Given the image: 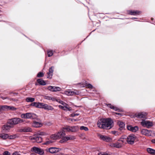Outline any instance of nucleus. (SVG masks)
I'll list each match as a JSON object with an SVG mask.
<instances>
[{
    "label": "nucleus",
    "mask_w": 155,
    "mask_h": 155,
    "mask_svg": "<svg viewBox=\"0 0 155 155\" xmlns=\"http://www.w3.org/2000/svg\"><path fill=\"white\" fill-rule=\"evenodd\" d=\"M117 124L119 127V130H121L124 129L125 126L124 123L120 121H118L117 122Z\"/></svg>",
    "instance_id": "nucleus-23"
},
{
    "label": "nucleus",
    "mask_w": 155,
    "mask_h": 155,
    "mask_svg": "<svg viewBox=\"0 0 155 155\" xmlns=\"http://www.w3.org/2000/svg\"><path fill=\"white\" fill-rule=\"evenodd\" d=\"M26 101L27 102H32L35 101V99L32 97H28L26 98Z\"/></svg>",
    "instance_id": "nucleus-36"
},
{
    "label": "nucleus",
    "mask_w": 155,
    "mask_h": 155,
    "mask_svg": "<svg viewBox=\"0 0 155 155\" xmlns=\"http://www.w3.org/2000/svg\"><path fill=\"white\" fill-rule=\"evenodd\" d=\"M108 107H110L111 109H113L114 110H115L118 111L119 112H120V111H122V110H121L120 109H119L118 108H117V107H114V106L113 105H112L110 104H108Z\"/></svg>",
    "instance_id": "nucleus-28"
},
{
    "label": "nucleus",
    "mask_w": 155,
    "mask_h": 155,
    "mask_svg": "<svg viewBox=\"0 0 155 155\" xmlns=\"http://www.w3.org/2000/svg\"><path fill=\"white\" fill-rule=\"evenodd\" d=\"M131 19H138V18H131Z\"/></svg>",
    "instance_id": "nucleus-58"
},
{
    "label": "nucleus",
    "mask_w": 155,
    "mask_h": 155,
    "mask_svg": "<svg viewBox=\"0 0 155 155\" xmlns=\"http://www.w3.org/2000/svg\"><path fill=\"white\" fill-rule=\"evenodd\" d=\"M123 145V144L122 143L118 141L115 143H111L110 144V146L111 147H115L118 148H121Z\"/></svg>",
    "instance_id": "nucleus-14"
},
{
    "label": "nucleus",
    "mask_w": 155,
    "mask_h": 155,
    "mask_svg": "<svg viewBox=\"0 0 155 155\" xmlns=\"http://www.w3.org/2000/svg\"><path fill=\"white\" fill-rule=\"evenodd\" d=\"M105 119L102 118L98 120L97 125L98 127L100 128L105 129L106 127L104 125V123L105 122Z\"/></svg>",
    "instance_id": "nucleus-10"
},
{
    "label": "nucleus",
    "mask_w": 155,
    "mask_h": 155,
    "mask_svg": "<svg viewBox=\"0 0 155 155\" xmlns=\"http://www.w3.org/2000/svg\"><path fill=\"white\" fill-rule=\"evenodd\" d=\"M54 142V141L48 139L46 140L45 143H44L45 144L48 145L49 144L52 143Z\"/></svg>",
    "instance_id": "nucleus-37"
},
{
    "label": "nucleus",
    "mask_w": 155,
    "mask_h": 155,
    "mask_svg": "<svg viewBox=\"0 0 155 155\" xmlns=\"http://www.w3.org/2000/svg\"><path fill=\"white\" fill-rule=\"evenodd\" d=\"M42 103L34 102L31 104V105L37 108H42Z\"/></svg>",
    "instance_id": "nucleus-17"
},
{
    "label": "nucleus",
    "mask_w": 155,
    "mask_h": 155,
    "mask_svg": "<svg viewBox=\"0 0 155 155\" xmlns=\"http://www.w3.org/2000/svg\"><path fill=\"white\" fill-rule=\"evenodd\" d=\"M112 133L113 134H115L116 135H117V132L115 131H113L112 132Z\"/></svg>",
    "instance_id": "nucleus-51"
},
{
    "label": "nucleus",
    "mask_w": 155,
    "mask_h": 155,
    "mask_svg": "<svg viewBox=\"0 0 155 155\" xmlns=\"http://www.w3.org/2000/svg\"><path fill=\"white\" fill-rule=\"evenodd\" d=\"M55 101H57L58 102H59L61 104L63 105V103H64V102H63L62 101L60 100L59 99H56V100Z\"/></svg>",
    "instance_id": "nucleus-44"
},
{
    "label": "nucleus",
    "mask_w": 155,
    "mask_h": 155,
    "mask_svg": "<svg viewBox=\"0 0 155 155\" xmlns=\"http://www.w3.org/2000/svg\"><path fill=\"white\" fill-rule=\"evenodd\" d=\"M80 129L81 130H84L85 131H87L88 130V128L87 127L83 126L81 127Z\"/></svg>",
    "instance_id": "nucleus-40"
},
{
    "label": "nucleus",
    "mask_w": 155,
    "mask_h": 155,
    "mask_svg": "<svg viewBox=\"0 0 155 155\" xmlns=\"http://www.w3.org/2000/svg\"><path fill=\"white\" fill-rule=\"evenodd\" d=\"M141 133L143 135L148 136H151L153 134H155V132L151 130H148L147 129H143L141 131Z\"/></svg>",
    "instance_id": "nucleus-7"
},
{
    "label": "nucleus",
    "mask_w": 155,
    "mask_h": 155,
    "mask_svg": "<svg viewBox=\"0 0 155 155\" xmlns=\"http://www.w3.org/2000/svg\"><path fill=\"white\" fill-rule=\"evenodd\" d=\"M71 116L72 117H74L75 116V113H73L71 115Z\"/></svg>",
    "instance_id": "nucleus-52"
},
{
    "label": "nucleus",
    "mask_w": 155,
    "mask_h": 155,
    "mask_svg": "<svg viewBox=\"0 0 155 155\" xmlns=\"http://www.w3.org/2000/svg\"><path fill=\"white\" fill-rule=\"evenodd\" d=\"M16 109L15 107L12 106H8L7 105H4L0 106V110H14Z\"/></svg>",
    "instance_id": "nucleus-4"
},
{
    "label": "nucleus",
    "mask_w": 155,
    "mask_h": 155,
    "mask_svg": "<svg viewBox=\"0 0 155 155\" xmlns=\"http://www.w3.org/2000/svg\"><path fill=\"white\" fill-rule=\"evenodd\" d=\"M17 100V99H14V101H16Z\"/></svg>",
    "instance_id": "nucleus-62"
},
{
    "label": "nucleus",
    "mask_w": 155,
    "mask_h": 155,
    "mask_svg": "<svg viewBox=\"0 0 155 155\" xmlns=\"http://www.w3.org/2000/svg\"><path fill=\"white\" fill-rule=\"evenodd\" d=\"M12 127L11 125H10L8 122L7 124L4 125L2 127L3 132H7Z\"/></svg>",
    "instance_id": "nucleus-13"
},
{
    "label": "nucleus",
    "mask_w": 155,
    "mask_h": 155,
    "mask_svg": "<svg viewBox=\"0 0 155 155\" xmlns=\"http://www.w3.org/2000/svg\"><path fill=\"white\" fill-rule=\"evenodd\" d=\"M147 151L149 153L155 155V150L149 148L147 149Z\"/></svg>",
    "instance_id": "nucleus-31"
},
{
    "label": "nucleus",
    "mask_w": 155,
    "mask_h": 155,
    "mask_svg": "<svg viewBox=\"0 0 155 155\" xmlns=\"http://www.w3.org/2000/svg\"><path fill=\"white\" fill-rule=\"evenodd\" d=\"M19 122V119L18 118H14L10 120L8 122L13 127L14 125L18 124Z\"/></svg>",
    "instance_id": "nucleus-12"
},
{
    "label": "nucleus",
    "mask_w": 155,
    "mask_h": 155,
    "mask_svg": "<svg viewBox=\"0 0 155 155\" xmlns=\"http://www.w3.org/2000/svg\"><path fill=\"white\" fill-rule=\"evenodd\" d=\"M118 141L122 143L124 145V143H126L127 142V138H121L118 140Z\"/></svg>",
    "instance_id": "nucleus-30"
},
{
    "label": "nucleus",
    "mask_w": 155,
    "mask_h": 155,
    "mask_svg": "<svg viewBox=\"0 0 155 155\" xmlns=\"http://www.w3.org/2000/svg\"><path fill=\"white\" fill-rule=\"evenodd\" d=\"M105 123H107V124L105 129H110L113 127V122L111 119H105Z\"/></svg>",
    "instance_id": "nucleus-6"
},
{
    "label": "nucleus",
    "mask_w": 155,
    "mask_h": 155,
    "mask_svg": "<svg viewBox=\"0 0 155 155\" xmlns=\"http://www.w3.org/2000/svg\"><path fill=\"white\" fill-rule=\"evenodd\" d=\"M79 115V114H78V113H75V116H78Z\"/></svg>",
    "instance_id": "nucleus-57"
},
{
    "label": "nucleus",
    "mask_w": 155,
    "mask_h": 155,
    "mask_svg": "<svg viewBox=\"0 0 155 155\" xmlns=\"http://www.w3.org/2000/svg\"><path fill=\"white\" fill-rule=\"evenodd\" d=\"M86 86L89 88H93V86L90 84H87Z\"/></svg>",
    "instance_id": "nucleus-47"
},
{
    "label": "nucleus",
    "mask_w": 155,
    "mask_h": 155,
    "mask_svg": "<svg viewBox=\"0 0 155 155\" xmlns=\"http://www.w3.org/2000/svg\"><path fill=\"white\" fill-rule=\"evenodd\" d=\"M58 138L57 134H53L51 136V138L53 140L57 139Z\"/></svg>",
    "instance_id": "nucleus-38"
},
{
    "label": "nucleus",
    "mask_w": 155,
    "mask_h": 155,
    "mask_svg": "<svg viewBox=\"0 0 155 155\" xmlns=\"http://www.w3.org/2000/svg\"><path fill=\"white\" fill-rule=\"evenodd\" d=\"M9 136L7 134H0V137L3 139H5L8 138Z\"/></svg>",
    "instance_id": "nucleus-35"
},
{
    "label": "nucleus",
    "mask_w": 155,
    "mask_h": 155,
    "mask_svg": "<svg viewBox=\"0 0 155 155\" xmlns=\"http://www.w3.org/2000/svg\"><path fill=\"white\" fill-rule=\"evenodd\" d=\"M64 129L68 131H70L71 130L70 126H66V127L64 128Z\"/></svg>",
    "instance_id": "nucleus-42"
},
{
    "label": "nucleus",
    "mask_w": 155,
    "mask_h": 155,
    "mask_svg": "<svg viewBox=\"0 0 155 155\" xmlns=\"http://www.w3.org/2000/svg\"><path fill=\"white\" fill-rule=\"evenodd\" d=\"M30 155H36L34 154H31Z\"/></svg>",
    "instance_id": "nucleus-64"
},
{
    "label": "nucleus",
    "mask_w": 155,
    "mask_h": 155,
    "mask_svg": "<svg viewBox=\"0 0 155 155\" xmlns=\"http://www.w3.org/2000/svg\"><path fill=\"white\" fill-rule=\"evenodd\" d=\"M128 14L132 15H137L140 14V12L138 11L129 10L128 11Z\"/></svg>",
    "instance_id": "nucleus-20"
},
{
    "label": "nucleus",
    "mask_w": 155,
    "mask_h": 155,
    "mask_svg": "<svg viewBox=\"0 0 155 155\" xmlns=\"http://www.w3.org/2000/svg\"><path fill=\"white\" fill-rule=\"evenodd\" d=\"M57 134L58 138L62 137L63 138L64 137V136L65 135L64 131L63 130L61 131H60L58 132L57 133Z\"/></svg>",
    "instance_id": "nucleus-25"
},
{
    "label": "nucleus",
    "mask_w": 155,
    "mask_h": 155,
    "mask_svg": "<svg viewBox=\"0 0 155 155\" xmlns=\"http://www.w3.org/2000/svg\"><path fill=\"white\" fill-rule=\"evenodd\" d=\"M116 114H117L118 115H121V114L120 113H116Z\"/></svg>",
    "instance_id": "nucleus-56"
},
{
    "label": "nucleus",
    "mask_w": 155,
    "mask_h": 155,
    "mask_svg": "<svg viewBox=\"0 0 155 155\" xmlns=\"http://www.w3.org/2000/svg\"><path fill=\"white\" fill-rule=\"evenodd\" d=\"M32 130L29 127H26L20 129V132H31Z\"/></svg>",
    "instance_id": "nucleus-26"
},
{
    "label": "nucleus",
    "mask_w": 155,
    "mask_h": 155,
    "mask_svg": "<svg viewBox=\"0 0 155 155\" xmlns=\"http://www.w3.org/2000/svg\"><path fill=\"white\" fill-rule=\"evenodd\" d=\"M37 81L40 85H45L46 84L45 81L41 79H37Z\"/></svg>",
    "instance_id": "nucleus-29"
},
{
    "label": "nucleus",
    "mask_w": 155,
    "mask_h": 155,
    "mask_svg": "<svg viewBox=\"0 0 155 155\" xmlns=\"http://www.w3.org/2000/svg\"><path fill=\"white\" fill-rule=\"evenodd\" d=\"M98 155H111L110 154L107 153H99Z\"/></svg>",
    "instance_id": "nucleus-46"
},
{
    "label": "nucleus",
    "mask_w": 155,
    "mask_h": 155,
    "mask_svg": "<svg viewBox=\"0 0 155 155\" xmlns=\"http://www.w3.org/2000/svg\"><path fill=\"white\" fill-rule=\"evenodd\" d=\"M32 126L33 127H41L42 126V125L40 123L34 121L32 123Z\"/></svg>",
    "instance_id": "nucleus-27"
},
{
    "label": "nucleus",
    "mask_w": 155,
    "mask_h": 155,
    "mask_svg": "<svg viewBox=\"0 0 155 155\" xmlns=\"http://www.w3.org/2000/svg\"><path fill=\"white\" fill-rule=\"evenodd\" d=\"M31 140H32L33 142H36L37 143H40L42 141V138L37 134H35L31 137Z\"/></svg>",
    "instance_id": "nucleus-3"
},
{
    "label": "nucleus",
    "mask_w": 155,
    "mask_h": 155,
    "mask_svg": "<svg viewBox=\"0 0 155 155\" xmlns=\"http://www.w3.org/2000/svg\"><path fill=\"white\" fill-rule=\"evenodd\" d=\"M10 139H13L15 138V136H9L8 137Z\"/></svg>",
    "instance_id": "nucleus-49"
},
{
    "label": "nucleus",
    "mask_w": 155,
    "mask_h": 155,
    "mask_svg": "<svg viewBox=\"0 0 155 155\" xmlns=\"http://www.w3.org/2000/svg\"><path fill=\"white\" fill-rule=\"evenodd\" d=\"M127 128L128 130L133 132H136L138 130V127L137 126L133 127L131 126L128 125Z\"/></svg>",
    "instance_id": "nucleus-18"
},
{
    "label": "nucleus",
    "mask_w": 155,
    "mask_h": 155,
    "mask_svg": "<svg viewBox=\"0 0 155 155\" xmlns=\"http://www.w3.org/2000/svg\"><path fill=\"white\" fill-rule=\"evenodd\" d=\"M37 117L35 114L31 113L23 114L21 115V117L23 118L33 119L36 118Z\"/></svg>",
    "instance_id": "nucleus-1"
},
{
    "label": "nucleus",
    "mask_w": 155,
    "mask_h": 155,
    "mask_svg": "<svg viewBox=\"0 0 155 155\" xmlns=\"http://www.w3.org/2000/svg\"><path fill=\"white\" fill-rule=\"evenodd\" d=\"M31 150L36 153L40 155H42L44 153V150L43 149L35 147H32Z\"/></svg>",
    "instance_id": "nucleus-9"
},
{
    "label": "nucleus",
    "mask_w": 155,
    "mask_h": 155,
    "mask_svg": "<svg viewBox=\"0 0 155 155\" xmlns=\"http://www.w3.org/2000/svg\"><path fill=\"white\" fill-rule=\"evenodd\" d=\"M54 67H51L49 70V71L47 73L48 74L47 78L51 79L52 76V74L54 71Z\"/></svg>",
    "instance_id": "nucleus-22"
},
{
    "label": "nucleus",
    "mask_w": 155,
    "mask_h": 155,
    "mask_svg": "<svg viewBox=\"0 0 155 155\" xmlns=\"http://www.w3.org/2000/svg\"><path fill=\"white\" fill-rule=\"evenodd\" d=\"M38 134L39 136L40 135H47V134L44 132H40L39 134Z\"/></svg>",
    "instance_id": "nucleus-43"
},
{
    "label": "nucleus",
    "mask_w": 155,
    "mask_h": 155,
    "mask_svg": "<svg viewBox=\"0 0 155 155\" xmlns=\"http://www.w3.org/2000/svg\"><path fill=\"white\" fill-rule=\"evenodd\" d=\"M48 55V57H51L53 55V51L52 50H48L47 51Z\"/></svg>",
    "instance_id": "nucleus-39"
},
{
    "label": "nucleus",
    "mask_w": 155,
    "mask_h": 155,
    "mask_svg": "<svg viewBox=\"0 0 155 155\" xmlns=\"http://www.w3.org/2000/svg\"><path fill=\"white\" fill-rule=\"evenodd\" d=\"M152 142L153 143H155V139L152 140Z\"/></svg>",
    "instance_id": "nucleus-54"
},
{
    "label": "nucleus",
    "mask_w": 155,
    "mask_h": 155,
    "mask_svg": "<svg viewBox=\"0 0 155 155\" xmlns=\"http://www.w3.org/2000/svg\"><path fill=\"white\" fill-rule=\"evenodd\" d=\"M17 94H16V93H13V95H17Z\"/></svg>",
    "instance_id": "nucleus-60"
},
{
    "label": "nucleus",
    "mask_w": 155,
    "mask_h": 155,
    "mask_svg": "<svg viewBox=\"0 0 155 155\" xmlns=\"http://www.w3.org/2000/svg\"><path fill=\"white\" fill-rule=\"evenodd\" d=\"M48 89L52 92H56L61 90V88L58 87L50 86L48 87Z\"/></svg>",
    "instance_id": "nucleus-16"
},
{
    "label": "nucleus",
    "mask_w": 155,
    "mask_h": 155,
    "mask_svg": "<svg viewBox=\"0 0 155 155\" xmlns=\"http://www.w3.org/2000/svg\"><path fill=\"white\" fill-rule=\"evenodd\" d=\"M147 114L145 112H142L136 113L134 115V117L140 118H146Z\"/></svg>",
    "instance_id": "nucleus-11"
},
{
    "label": "nucleus",
    "mask_w": 155,
    "mask_h": 155,
    "mask_svg": "<svg viewBox=\"0 0 155 155\" xmlns=\"http://www.w3.org/2000/svg\"><path fill=\"white\" fill-rule=\"evenodd\" d=\"M98 136L101 140L106 142H111L112 141V139L107 136L99 134Z\"/></svg>",
    "instance_id": "nucleus-8"
},
{
    "label": "nucleus",
    "mask_w": 155,
    "mask_h": 155,
    "mask_svg": "<svg viewBox=\"0 0 155 155\" xmlns=\"http://www.w3.org/2000/svg\"><path fill=\"white\" fill-rule=\"evenodd\" d=\"M65 94L68 96H72L74 95L78 94L79 92L77 91H71L70 90L66 91L64 92Z\"/></svg>",
    "instance_id": "nucleus-15"
},
{
    "label": "nucleus",
    "mask_w": 155,
    "mask_h": 155,
    "mask_svg": "<svg viewBox=\"0 0 155 155\" xmlns=\"http://www.w3.org/2000/svg\"><path fill=\"white\" fill-rule=\"evenodd\" d=\"M63 105L64 107L66 109H67V110H68L69 111H71L72 110V108L71 107H70L67 104L64 103H63Z\"/></svg>",
    "instance_id": "nucleus-32"
},
{
    "label": "nucleus",
    "mask_w": 155,
    "mask_h": 155,
    "mask_svg": "<svg viewBox=\"0 0 155 155\" xmlns=\"http://www.w3.org/2000/svg\"><path fill=\"white\" fill-rule=\"evenodd\" d=\"M153 18H151V20H153Z\"/></svg>",
    "instance_id": "nucleus-63"
},
{
    "label": "nucleus",
    "mask_w": 155,
    "mask_h": 155,
    "mask_svg": "<svg viewBox=\"0 0 155 155\" xmlns=\"http://www.w3.org/2000/svg\"><path fill=\"white\" fill-rule=\"evenodd\" d=\"M74 120V121H76L77 120H76V119H72L71 120Z\"/></svg>",
    "instance_id": "nucleus-61"
},
{
    "label": "nucleus",
    "mask_w": 155,
    "mask_h": 155,
    "mask_svg": "<svg viewBox=\"0 0 155 155\" xmlns=\"http://www.w3.org/2000/svg\"><path fill=\"white\" fill-rule=\"evenodd\" d=\"M61 150L59 148L56 147H51L48 149L49 151L51 153H54L58 152Z\"/></svg>",
    "instance_id": "nucleus-19"
},
{
    "label": "nucleus",
    "mask_w": 155,
    "mask_h": 155,
    "mask_svg": "<svg viewBox=\"0 0 155 155\" xmlns=\"http://www.w3.org/2000/svg\"><path fill=\"white\" fill-rule=\"evenodd\" d=\"M3 155H11V154L8 151H5L4 152Z\"/></svg>",
    "instance_id": "nucleus-48"
},
{
    "label": "nucleus",
    "mask_w": 155,
    "mask_h": 155,
    "mask_svg": "<svg viewBox=\"0 0 155 155\" xmlns=\"http://www.w3.org/2000/svg\"><path fill=\"white\" fill-rule=\"evenodd\" d=\"M25 120L23 119H20V123L23 122Z\"/></svg>",
    "instance_id": "nucleus-53"
},
{
    "label": "nucleus",
    "mask_w": 155,
    "mask_h": 155,
    "mask_svg": "<svg viewBox=\"0 0 155 155\" xmlns=\"http://www.w3.org/2000/svg\"><path fill=\"white\" fill-rule=\"evenodd\" d=\"M44 76V74L42 72H39L37 74V76L38 77H42Z\"/></svg>",
    "instance_id": "nucleus-41"
},
{
    "label": "nucleus",
    "mask_w": 155,
    "mask_h": 155,
    "mask_svg": "<svg viewBox=\"0 0 155 155\" xmlns=\"http://www.w3.org/2000/svg\"><path fill=\"white\" fill-rule=\"evenodd\" d=\"M75 139V137L72 136H69L68 137H65L63 138L62 140L63 142L67 141L68 140H74Z\"/></svg>",
    "instance_id": "nucleus-24"
},
{
    "label": "nucleus",
    "mask_w": 155,
    "mask_h": 155,
    "mask_svg": "<svg viewBox=\"0 0 155 155\" xmlns=\"http://www.w3.org/2000/svg\"><path fill=\"white\" fill-rule=\"evenodd\" d=\"M137 140V138L134 135H129L127 138V142L130 144H133L134 141Z\"/></svg>",
    "instance_id": "nucleus-2"
},
{
    "label": "nucleus",
    "mask_w": 155,
    "mask_h": 155,
    "mask_svg": "<svg viewBox=\"0 0 155 155\" xmlns=\"http://www.w3.org/2000/svg\"><path fill=\"white\" fill-rule=\"evenodd\" d=\"M58 107L60 108H61L64 110H67L62 105H59Z\"/></svg>",
    "instance_id": "nucleus-45"
},
{
    "label": "nucleus",
    "mask_w": 155,
    "mask_h": 155,
    "mask_svg": "<svg viewBox=\"0 0 155 155\" xmlns=\"http://www.w3.org/2000/svg\"><path fill=\"white\" fill-rule=\"evenodd\" d=\"M104 125H105V126L106 127V125H107V123L104 122Z\"/></svg>",
    "instance_id": "nucleus-59"
},
{
    "label": "nucleus",
    "mask_w": 155,
    "mask_h": 155,
    "mask_svg": "<svg viewBox=\"0 0 155 155\" xmlns=\"http://www.w3.org/2000/svg\"><path fill=\"white\" fill-rule=\"evenodd\" d=\"M70 128L71 129V131L75 132L78 130V126H74L73 127H70Z\"/></svg>",
    "instance_id": "nucleus-33"
},
{
    "label": "nucleus",
    "mask_w": 155,
    "mask_h": 155,
    "mask_svg": "<svg viewBox=\"0 0 155 155\" xmlns=\"http://www.w3.org/2000/svg\"><path fill=\"white\" fill-rule=\"evenodd\" d=\"M44 97L46 99L49 100H51L53 101H55L56 100V98H55L51 97L48 96H45Z\"/></svg>",
    "instance_id": "nucleus-34"
},
{
    "label": "nucleus",
    "mask_w": 155,
    "mask_h": 155,
    "mask_svg": "<svg viewBox=\"0 0 155 155\" xmlns=\"http://www.w3.org/2000/svg\"><path fill=\"white\" fill-rule=\"evenodd\" d=\"M141 124L143 126L147 128H150L153 126L152 122L148 120H143L141 122Z\"/></svg>",
    "instance_id": "nucleus-5"
},
{
    "label": "nucleus",
    "mask_w": 155,
    "mask_h": 155,
    "mask_svg": "<svg viewBox=\"0 0 155 155\" xmlns=\"http://www.w3.org/2000/svg\"><path fill=\"white\" fill-rule=\"evenodd\" d=\"M42 108H44L45 110H53L54 109L51 106L43 103Z\"/></svg>",
    "instance_id": "nucleus-21"
},
{
    "label": "nucleus",
    "mask_w": 155,
    "mask_h": 155,
    "mask_svg": "<svg viewBox=\"0 0 155 155\" xmlns=\"http://www.w3.org/2000/svg\"><path fill=\"white\" fill-rule=\"evenodd\" d=\"M12 155H19V154L18 152L16 151Z\"/></svg>",
    "instance_id": "nucleus-50"
},
{
    "label": "nucleus",
    "mask_w": 155,
    "mask_h": 155,
    "mask_svg": "<svg viewBox=\"0 0 155 155\" xmlns=\"http://www.w3.org/2000/svg\"><path fill=\"white\" fill-rule=\"evenodd\" d=\"M1 97L2 99H6V98L5 97H2V96H1Z\"/></svg>",
    "instance_id": "nucleus-55"
}]
</instances>
